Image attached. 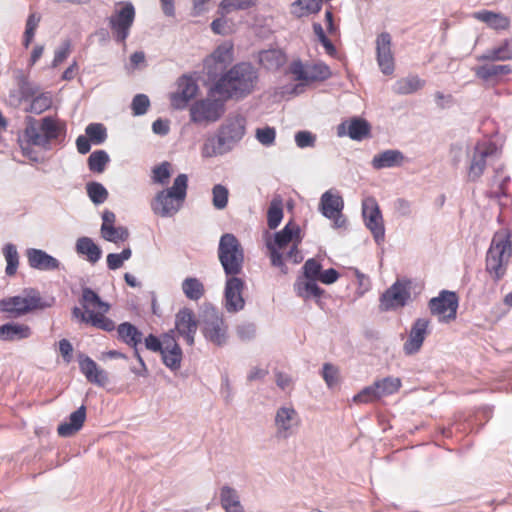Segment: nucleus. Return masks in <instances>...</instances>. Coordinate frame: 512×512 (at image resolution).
Here are the masks:
<instances>
[{"label":"nucleus","mask_w":512,"mask_h":512,"mask_svg":"<svg viewBox=\"0 0 512 512\" xmlns=\"http://www.w3.org/2000/svg\"><path fill=\"white\" fill-rule=\"evenodd\" d=\"M85 420L86 408L82 405L58 426L57 432L61 437H71L83 427Z\"/></svg>","instance_id":"29"},{"label":"nucleus","mask_w":512,"mask_h":512,"mask_svg":"<svg viewBox=\"0 0 512 512\" xmlns=\"http://www.w3.org/2000/svg\"><path fill=\"white\" fill-rule=\"evenodd\" d=\"M2 252L7 263L5 272L8 276H12L16 273L19 265V254L17 248L14 244L7 243L4 245Z\"/></svg>","instance_id":"46"},{"label":"nucleus","mask_w":512,"mask_h":512,"mask_svg":"<svg viewBox=\"0 0 512 512\" xmlns=\"http://www.w3.org/2000/svg\"><path fill=\"white\" fill-rule=\"evenodd\" d=\"M410 285L407 282L397 280L380 297V309L393 311L404 307L410 300Z\"/></svg>","instance_id":"19"},{"label":"nucleus","mask_w":512,"mask_h":512,"mask_svg":"<svg viewBox=\"0 0 512 512\" xmlns=\"http://www.w3.org/2000/svg\"><path fill=\"white\" fill-rule=\"evenodd\" d=\"M255 138L263 146H272L275 143L276 130L270 126L257 128L255 131Z\"/></svg>","instance_id":"57"},{"label":"nucleus","mask_w":512,"mask_h":512,"mask_svg":"<svg viewBox=\"0 0 512 512\" xmlns=\"http://www.w3.org/2000/svg\"><path fill=\"white\" fill-rule=\"evenodd\" d=\"M170 163L163 162L152 170V180L158 184H166L171 176Z\"/></svg>","instance_id":"59"},{"label":"nucleus","mask_w":512,"mask_h":512,"mask_svg":"<svg viewBox=\"0 0 512 512\" xmlns=\"http://www.w3.org/2000/svg\"><path fill=\"white\" fill-rule=\"evenodd\" d=\"M39 21H40L39 16H37L35 14H31L29 16L27 23H26L25 33H24V45L26 47H28L29 44L31 43V41L33 40V37H34L35 31H36V28L39 24Z\"/></svg>","instance_id":"62"},{"label":"nucleus","mask_w":512,"mask_h":512,"mask_svg":"<svg viewBox=\"0 0 512 512\" xmlns=\"http://www.w3.org/2000/svg\"><path fill=\"white\" fill-rule=\"evenodd\" d=\"M219 497L221 506L224 509V511L243 507L241 505L238 492L228 485L221 487Z\"/></svg>","instance_id":"43"},{"label":"nucleus","mask_w":512,"mask_h":512,"mask_svg":"<svg viewBox=\"0 0 512 512\" xmlns=\"http://www.w3.org/2000/svg\"><path fill=\"white\" fill-rule=\"evenodd\" d=\"M64 130V123L53 117H45L38 123L34 118H27L23 133L19 136V144L25 156L37 160L32 146L46 148L57 139Z\"/></svg>","instance_id":"2"},{"label":"nucleus","mask_w":512,"mask_h":512,"mask_svg":"<svg viewBox=\"0 0 512 512\" xmlns=\"http://www.w3.org/2000/svg\"><path fill=\"white\" fill-rule=\"evenodd\" d=\"M118 337L125 344L137 349V346L142 342V333L131 323H121L117 328Z\"/></svg>","instance_id":"35"},{"label":"nucleus","mask_w":512,"mask_h":512,"mask_svg":"<svg viewBox=\"0 0 512 512\" xmlns=\"http://www.w3.org/2000/svg\"><path fill=\"white\" fill-rule=\"evenodd\" d=\"M362 216L365 226L373 235L377 244L385 239V226L380 207L373 197H366L362 201Z\"/></svg>","instance_id":"13"},{"label":"nucleus","mask_w":512,"mask_h":512,"mask_svg":"<svg viewBox=\"0 0 512 512\" xmlns=\"http://www.w3.org/2000/svg\"><path fill=\"white\" fill-rule=\"evenodd\" d=\"M109 161L110 158L106 151L97 150L90 154L88 166L91 171L102 173Z\"/></svg>","instance_id":"51"},{"label":"nucleus","mask_w":512,"mask_h":512,"mask_svg":"<svg viewBox=\"0 0 512 512\" xmlns=\"http://www.w3.org/2000/svg\"><path fill=\"white\" fill-rule=\"evenodd\" d=\"M132 256L130 248L123 249L120 253H110L106 257L107 267L110 270H116L123 266L124 262Z\"/></svg>","instance_id":"55"},{"label":"nucleus","mask_w":512,"mask_h":512,"mask_svg":"<svg viewBox=\"0 0 512 512\" xmlns=\"http://www.w3.org/2000/svg\"><path fill=\"white\" fill-rule=\"evenodd\" d=\"M344 201L340 193L335 189H329L321 195L319 210L322 215L333 223V228H345L347 220L342 211Z\"/></svg>","instance_id":"11"},{"label":"nucleus","mask_w":512,"mask_h":512,"mask_svg":"<svg viewBox=\"0 0 512 512\" xmlns=\"http://www.w3.org/2000/svg\"><path fill=\"white\" fill-rule=\"evenodd\" d=\"M78 255L83 256L89 263H97L102 256L101 248L90 237H80L75 244Z\"/></svg>","instance_id":"34"},{"label":"nucleus","mask_w":512,"mask_h":512,"mask_svg":"<svg viewBox=\"0 0 512 512\" xmlns=\"http://www.w3.org/2000/svg\"><path fill=\"white\" fill-rule=\"evenodd\" d=\"M512 59V42L505 40L500 46L486 51L478 60L505 61Z\"/></svg>","instance_id":"41"},{"label":"nucleus","mask_w":512,"mask_h":512,"mask_svg":"<svg viewBox=\"0 0 512 512\" xmlns=\"http://www.w3.org/2000/svg\"><path fill=\"white\" fill-rule=\"evenodd\" d=\"M472 17L480 22L485 23L489 28L494 30H505L510 25L509 18L500 12L480 10L474 12Z\"/></svg>","instance_id":"32"},{"label":"nucleus","mask_w":512,"mask_h":512,"mask_svg":"<svg viewBox=\"0 0 512 512\" xmlns=\"http://www.w3.org/2000/svg\"><path fill=\"white\" fill-rule=\"evenodd\" d=\"M429 308L439 322L448 323L456 318L458 297L454 292L442 291L429 301Z\"/></svg>","instance_id":"16"},{"label":"nucleus","mask_w":512,"mask_h":512,"mask_svg":"<svg viewBox=\"0 0 512 512\" xmlns=\"http://www.w3.org/2000/svg\"><path fill=\"white\" fill-rule=\"evenodd\" d=\"M218 255L226 276L238 275L242 271L244 252L233 234L227 233L221 237Z\"/></svg>","instance_id":"8"},{"label":"nucleus","mask_w":512,"mask_h":512,"mask_svg":"<svg viewBox=\"0 0 512 512\" xmlns=\"http://www.w3.org/2000/svg\"><path fill=\"white\" fill-rule=\"evenodd\" d=\"M79 367L87 380L99 386L107 383V374L101 369L94 360L88 356H81L79 359Z\"/></svg>","instance_id":"31"},{"label":"nucleus","mask_w":512,"mask_h":512,"mask_svg":"<svg viewBox=\"0 0 512 512\" xmlns=\"http://www.w3.org/2000/svg\"><path fill=\"white\" fill-rule=\"evenodd\" d=\"M424 85L425 81L418 76H408L396 81L393 91L400 95H407L420 90Z\"/></svg>","instance_id":"40"},{"label":"nucleus","mask_w":512,"mask_h":512,"mask_svg":"<svg viewBox=\"0 0 512 512\" xmlns=\"http://www.w3.org/2000/svg\"><path fill=\"white\" fill-rule=\"evenodd\" d=\"M430 320L427 318L416 319L410 329L408 339L403 345L406 355L416 354L422 347L426 336L429 334Z\"/></svg>","instance_id":"23"},{"label":"nucleus","mask_w":512,"mask_h":512,"mask_svg":"<svg viewBox=\"0 0 512 512\" xmlns=\"http://www.w3.org/2000/svg\"><path fill=\"white\" fill-rule=\"evenodd\" d=\"M497 146L490 141L477 142L468 150L469 165L467 176L470 181L478 180L484 173L487 159L497 154Z\"/></svg>","instance_id":"10"},{"label":"nucleus","mask_w":512,"mask_h":512,"mask_svg":"<svg viewBox=\"0 0 512 512\" xmlns=\"http://www.w3.org/2000/svg\"><path fill=\"white\" fill-rule=\"evenodd\" d=\"M379 399V394H377L374 384L363 388L353 397L355 403H370Z\"/></svg>","instance_id":"60"},{"label":"nucleus","mask_w":512,"mask_h":512,"mask_svg":"<svg viewBox=\"0 0 512 512\" xmlns=\"http://www.w3.org/2000/svg\"><path fill=\"white\" fill-rule=\"evenodd\" d=\"M233 61V44L224 42L220 44L205 61L204 65L209 75H216Z\"/></svg>","instance_id":"22"},{"label":"nucleus","mask_w":512,"mask_h":512,"mask_svg":"<svg viewBox=\"0 0 512 512\" xmlns=\"http://www.w3.org/2000/svg\"><path fill=\"white\" fill-rule=\"evenodd\" d=\"M79 302L81 307H74L72 310V316L77 321L107 332L115 329V323L106 317L110 304L103 301L94 290L84 287Z\"/></svg>","instance_id":"3"},{"label":"nucleus","mask_w":512,"mask_h":512,"mask_svg":"<svg viewBox=\"0 0 512 512\" xmlns=\"http://www.w3.org/2000/svg\"><path fill=\"white\" fill-rule=\"evenodd\" d=\"M377 63L385 75H391L394 72V56L391 49V36L384 32L376 39Z\"/></svg>","instance_id":"24"},{"label":"nucleus","mask_w":512,"mask_h":512,"mask_svg":"<svg viewBox=\"0 0 512 512\" xmlns=\"http://www.w3.org/2000/svg\"><path fill=\"white\" fill-rule=\"evenodd\" d=\"M257 0H222L219 9L222 14H229L237 10H247L256 6Z\"/></svg>","instance_id":"49"},{"label":"nucleus","mask_w":512,"mask_h":512,"mask_svg":"<svg viewBox=\"0 0 512 512\" xmlns=\"http://www.w3.org/2000/svg\"><path fill=\"white\" fill-rule=\"evenodd\" d=\"M285 61V55L277 49L265 50L259 53V62L267 70H277Z\"/></svg>","instance_id":"38"},{"label":"nucleus","mask_w":512,"mask_h":512,"mask_svg":"<svg viewBox=\"0 0 512 512\" xmlns=\"http://www.w3.org/2000/svg\"><path fill=\"white\" fill-rule=\"evenodd\" d=\"M204 337L211 343L221 346L227 342L228 326L216 311H206L203 320Z\"/></svg>","instance_id":"21"},{"label":"nucleus","mask_w":512,"mask_h":512,"mask_svg":"<svg viewBox=\"0 0 512 512\" xmlns=\"http://www.w3.org/2000/svg\"><path fill=\"white\" fill-rule=\"evenodd\" d=\"M301 425V418L292 404L279 406L274 415L275 434L279 439H288Z\"/></svg>","instance_id":"12"},{"label":"nucleus","mask_w":512,"mask_h":512,"mask_svg":"<svg viewBox=\"0 0 512 512\" xmlns=\"http://www.w3.org/2000/svg\"><path fill=\"white\" fill-rule=\"evenodd\" d=\"M257 81L255 68L249 63H239L217 81L215 91L227 98L240 99L253 92Z\"/></svg>","instance_id":"4"},{"label":"nucleus","mask_w":512,"mask_h":512,"mask_svg":"<svg viewBox=\"0 0 512 512\" xmlns=\"http://www.w3.org/2000/svg\"><path fill=\"white\" fill-rule=\"evenodd\" d=\"M264 241L271 262L276 267L283 268L285 261L296 264L303 260V256L298 250V245L302 241L301 229L293 222L287 223L279 232L266 231Z\"/></svg>","instance_id":"1"},{"label":"nucleus","mask_w":512,"mask_h":512,"mask_svg":"<svg viewBox=\"0 0 512 512\" xmlns=\"http://www.w3.org/2000/svg\"><path fill=\"white\" fill-rule=\"evenodd\" d=\"M86 190L89 198L94 204H102L107 200L108 191L101 183H88L86 186Z\"/></svg>","instance_id":"53"},{"label":"nucleus","mask_w":512,"mask_h":512,"mask_svg":"<svg viewBox=\"0 0 512 512\" xmlns=\"http://www.w3.org/2000/svg\"><path fill=\"white\" fill-rule=\"evenodd\" d=\"M173 333L174 331H170L169 333L164 334L165 346L163 347L160 354L166 367L175 371L178 370L181 366L182 350L176 342Z\"/></svg>","instance_id":"27"},{"label":"nucleus","mask_w":512,"mask_h":512,"mask_svg":"<svg viewBox=\"0 0 512 512\" xmlns=\"http://www.w3.org/2000/svg\"><path fill=\"white\" fill-rule=\"evenodd\" d=\"M322 6V0H296L292 3L291 13L297 18H302L318 13Z\"/></svg>","instance_id":"39"},{"label":"nucleus","mask_w":512,"mask_h":512,"mask_svg":"<svg viewBox=\"0 0 512 512\" xmlns=\"http://www.w3.org/2000/svg\"><path fill=\"white\" fill-rule=\"evenodd\" d=\"M199 92L196 80L190 76H181L175 83V88L169 93L170 105L175 110L189 108V103Z\"/></svg>","instance_id":"14"},{"label":"nucleus","mask_w":512,"mask_h":512,"mask_svg":"<svg viewBox=\"0 0 512 512\" xmlns=\"http://www.w3.org/2000/svg\"><path fill=\"white\" fill-rule=\"evenodd\" d=\"M296 294L303 299L311 297H320L323 290L317 285L316 279L305 278L298 279L294 284Z\"/></svg>","instance_id":"36"},{"label":"nucleus","mask_w":512,"mask_h":512,"mask_svg":"<svg viewBox=\"0 0 512 512\" xmlns=\"http://www.w3.org/2000/svg\"><path fill=\"white\" fill-rule=\"evenodd\" d=\"M245 281L237 275L227 276L224 288L223 305L228 313H237L245 307L243 297Z\"/></svg>","instance_id":"18"},{"label":"nucleus","mask_w":512,"mask_h":512,"mask_svg":"<svg viewBox=\"0 0 512 512\" xmlns=\"http://www.w3.org/2000/svg\"><path fill=\"white\" fill-rule=\"evenodd\" d=\"M86 136L91 140L94 144H102L107 138V131L103 124L101 123H91L86 129Z\"/></svg>","instance_id":"54"},{"label":"nucleus","mask_w":512,"mask_h":512,"mask_svg":"<svg viewBox=\"0 0 512 512\" xmlns=\"http://www.w3.org/2000/svg\"><path fill=\"white\" fill-rule=\"evenodd\" d=\"M405 162L404 154L397 149H388L374 155L371 165L376 170L400 167Z\"/></svg>","instance_id":"28"},{"label":"nucleus","mask_w":512,"mask_h":512,"mask_svg":"<svg viewBox=\"0 0 512 512\" xmlns=\"http://www.w3.org/2000/svg\"><path fill=\"white\" fill-rule=\"evenodd\" d=\"M19 91L21 98L28 101L40 93V88L38 85L29 82L27 78L22 77L19 81Z\"/></svg>","instance_id":"58"},{"label":"nucleus","mask_w":512,"mask_h":512,"mask_svg":"<svg viewBox=\"0 0 512 512\" xmlns=\"http://www.w3.org/2000/svg\"><path fill=\"white\" fill-rule=\"evenodd\" d=\"M52 103L53 97L50 92H40L30 100V105L26 108V111L41 114L48 110L52 106Z\"/></svg>","instance_id":"44"},{"label":"nucleus","mask_w":512,"mask_h":512,"mask_svg":"<svg viewBox=\"0 0 512 512\" xmlns=\"http://www.w3.org/2000/svg\"><path fill=\"white\" fill-rule=\"evenodd\" d=\"M322 377L329 388H333L340 382V370L338 367L326 363L322 368Z\"/></svg>","instance_id":"56"},{"label":"nucleus","mask_w":512,"mask_h":512,"mask_svg":"<svg viewBox=\"0 0 512 512\" xmlns=\"http://www.w3.org/2000/svg\"><path fill=\"white\" fill-rule=\"evenodd\" d=\"M101 236L106 241L118 244L127 240L129 233L125 227H115L111 225L109 227L101 226Z\"/></svg>","instance_id":"47"},{"label":"nucleus","mask_w":512,"mask_h":512,"mask_svg":"<svg viewBox=\"0 0 512 512\" xmlns=\"http://www.w3.org/2000/svg\"><path fill=\"white\" fill-rule=\"evenodd\" d=\"M283 218V204L279 198L272 199L268 212L267 223L270 229H275L282 221Z\"/></svg>","instance_id":"48"},{"label":"nucleus","mask_w":512,"mask_h":512,"mask_svg":"<svg viewBox=\"0 0 512 512\" xmlns=\"http://www.w3.org/2000/svg\"><path fill=\"white\" fill-rule=\"evenodd\" d=\"M150 106V101L148 96L145 94H137L131 103V108L133 114L136 116L143 115L147 112L148 107Z\"/></svg>","instance_id":"61"},{"label":"nucleus","mask_w":512,"mask_h":512,"mask_svg":"<svg viewBox=\"0 0 512 512\" xmlns=\"http://www.w3.org/2000/svg\"><path fill=\"white\" fill-rule=\"evenodd\" d=\"M294 78L303 84L316 81H324L331 76V70L323 62L303 64L301 61H294L289 67Z\"/></svg>","instance_id":"15"},{"label":"nucleus","mask_w":512,"mask_h":512,"mask_svg":"<svg viewBox=\"0 0 512 512\" xmlns=\"http://www.w3.org/2000/svg\"><path fill=\"white\" fill-rule=\"evenodd\" d=\"M175 329L178 334L184 337L190 346L194 344V337L197 331V321L190 309H181L175 316Z\"/></svg>","instance_id":"25"},{"label":"nucleus","mask_w":512,"mask_h":512,"mask_svg":"<svg viewBox=\"0 0 512 512\" xmlns=\"http://www.w3.org/2000/svg\"><path fill=\"white\" fill-rule=\"evenodd\" d=\"M229 191L222 184H216L212 188V204L214 208L223 210L228 204Z\"/></svg>","instance_id":"52"},{"label":"nucleus","mask_w":512,"mask_h":512,"mask_svg":"<svg viewBox=\"0 0 512 512\" xmlns=\"http://www.w3.org/2000/svg\"><path fill=\"white\" fill-rule=\"evenodd\" d=\"M134 17L135 10L132 4L123 3L115 7L114 13L110 17V26L116 40L122 42L127 38Z\"/></svg>","instance_id":"20"},{"label":"nucleus","mask_w":512,"mask_h":512,"mask_svg":"<svg viewBox=\"0 0 512 512\" xmlns=\"http://www.w3.org/2000/svg\"><path fill=\"white\" fill-rule=\"evenodd\" d=\"M246 133V119L241 115L229 116L218 128L216 134L230 151L239 143Z\"/></svg>","instance_id":"17"},{"label":"nucleus","mask_w":512,"mask_h":512,"mask_svg":"<svg viewBox=\"0 0 512 512\" xmlns=\"http://www.w3.org/2000/svg\"><path fill=\"white\" fill-rule=\"evenodd\" d=\"M215 90L206 97L193 101L189 105V120L192 124L207 127L219 121L225 113V101L216 97Z\"/></svg>","instance_id":"7"},{"label":"nucleus","mask_w":512,"mask_h":512,"mask_svg":"<svg viewBox=\"0 0 512 512\" xmlns=\"http://www.w3.org/2000/svg\"><path fill=\"white\" fill-rule=\"evenodd\" d=\"M188 178L185 174H179L171 188L159 192L152 204V210L161 217H171L181 208L187 191Z\"/></svg>","instance_id":"6"},{"label":"nucleus","mask_w":512,"mask_h":512,"mask_svg":"<svg viewBox=\"0 0 512 512\" xmlns=\"http://www.w3.org/2000/svg\"><path fill=\"white\" fill-rule=\"evenodd\" d=\"M228 152H230V149L221 143V139L217 134L214 137L208 138L201 147V156L204 159L221 156Z\"/></svg>","instance_id":"37"},{"label":"nucleus","mask_w":512,"mask_h":512,"mask_svg":"<svg viewBox=\"0 0 512 512\" xmlns=\"http://www.w3.org/2000/svg\"><path fill=\"white\" fill-rule=\"evenodd\" d=\"M512 251V232L502 229L495 233L487 252L486 270L499 280L506 272V263Z\"/></svg>","instance_id":"5"},{"label":"nucleus","mask_w":512,"mask_h":512,"mask_svg":"<svg viewBox=\"0 0 512 512\" xmlns=\"http://www.w3.org/2000/svg\"><path fill=\"white\" fill-rule=\"evenodd\" d=\"M31 328L21 323H6L0 326V340L14 342L27 339L31 336Z\"/></svg>","instance_id":"33"},{"label":"nucleus","mask_w":512,"mask_h":512,"mask_svg":"<svg viewBox=\"0 0 512 512\" xmlns=\"http://www.w3.org/2000/svg\"><path fill=\"white\" fill-rule=\"evenodd\" d=\"M368 123L359 118L351 119L341 123L337 128V134L340 137L349 136L353 140H362L369 133Z\"/></svg>","instance_id":"30"},{"label":"nucleus","mask_w":512,"mask_h":512,"mask_svg":"<svg viewBox=\"0 0 512 512\" xmlns=\"http://www.w3.org/2000/svg\"><path fill=\"white\" fill-rule=\"evenodd\" d=\"M181 287L184 295L190 300L197 301L204 295V285L195 277L185 278Z\"/></svg>","instance_id":"42"},{"label":"nucleus","mask_w":512,"mask_h":512,"mask_svg":"<svg viewBox=\"0 0 512 512\" xmlns=\"http://www.w3.org/2000/svg\"><path fill=\"white\" fill-rule=\"evenodd\" d=\"M511 72L509 65H483L475 69L477 77L487 80L497 75H504Z\"/></svg>","instance_id":"50"},{"label":"nucleus","mask_w":512,"mask_h":512,"mask_svg":"<svg viewBox=\"0 0 512 512\" xmlns=\"http://www.w3.org/2000/svg\"><path fill=\"white\" fill-rule=\"evenodd\" d=\"M31 268L40 271H54L60 269V261L44 250L29 248L25 252Z\"/></svg>","instance_id":"26"},{"label":"nucleus","mask_w":512,"mask_h":512,"mask_svg":"<svg viewBox=\"0 0 512 512\" xmlns=\"http://www.w3.org/2000/svg\"><path fill=\"white\" fill-rule=\"evenodd\" d=\"M316 136L309 131H299L295 134V143L299 148L313 147Z\"/></svg>","instance_id":"63"},{"label":"nucleus","mask_w":512,"mask_h":512,"mask_svg":"<svg viewBox=\"0 0 512 512\" xmlns=\"http://www.w3.org/2000/svg\"><path fill=\"white\" fill-rule=\"evenodd\" d=\"M379 398L396 393L401 387V380L396 377H386L374 383Z\"/></svg>","instance_id":"45"},{"label":"nucleus","mask_w":512,"mask_h":512,"mask_svg":"<svg viewBox=\"0 0 512 512\" xmlns=\"http://www.w3.org/2000/svg\"><path fill=\"white\" fill-rule=\"evenodd\" d=\"M35 290H24L21 294L0 300V310L13 317L25 315L36 309L48 307Z\"/></svg>","instance_id":"9"},{"label":"nucleus","mask_w":512,"mask_h":512,"mask_svg":"<svg viewBox=\"0 0 512 512\" xmlns=\"http://www.w3.org/2000/svg\"><path fill=\"white\" fill-rule=\"evenodd\" d=\"M305 278L318 279L321 274V264L315 259H309L305 262L304 266Z\"/></svg>","instance_id":"64"}]
</instances>
